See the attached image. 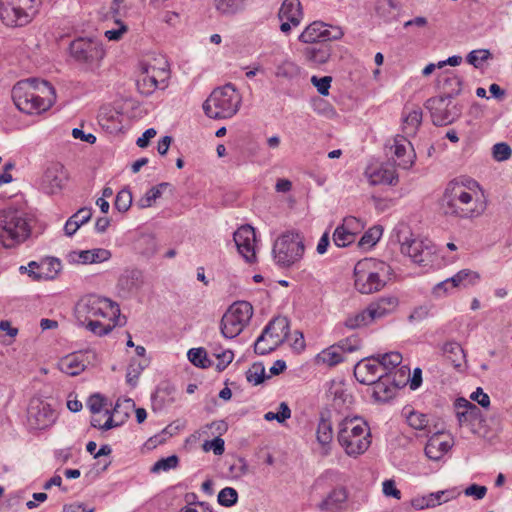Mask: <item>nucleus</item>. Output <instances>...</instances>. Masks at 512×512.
I'll return each mask as SVG.
<instances>
[{
	"mask_svg": "<svg viewBox=\"0 0 512 512\" xmlns=\"http://www.w3.org/2000/svg\"><path fill=\"white\" fill-rule=\"evenodd\" d=\"M267 378L265 367L261 362H255L246 372V379L253 385H259Z\"/></svg>",
	"mask_w": 512,
	"mask_h": 512,
	"instance_id": "obj_49",
	"label": "nucleus"
},
{
	"mask_svg": "<svg viewBox=\"0 0 512 512\" xmlns=\"http://www.w3.org/2000/svg\"><path fill=\"white\" fill-rule=\"evenodd\" d=\"M390 266L374 258H364L354 267V285L362 294L380 291L386 284L390 274Z\"/></svg>",
	"mask_w": 512,
	"mask_h": 512,
	"instance_id": "obj_3",
	"label": "nucleus"
},
{
	"mask_svg": "<svg viewBox=\"0 0 512 512\" xmlns=\"http://www.w3.org/2000/svg\"><path fill=\"white\" fill-rule=\"evenodd\" d=\"M61 268L62 265L59 259L48 258L43 260L40 264L32 261L28 264V267L21 266L20 270L27 271L28 275L33 280H40L53 279Z\"/></svg>",
	"mask_w": 512,
	"mask_h": 512,
	"instance_id": "obj_21",
	"label": "nucleus"
},
{
	"mask_svg": "<svg viewBox=\"0 0 512 512\" xmlns=\"http://www.w3.org/2000/svg\"><path fill=\"white\" fill-rule=\"evenodd\" d=\"M316 438L317 442L321 445L322 455L327 456L330 452V443L333 439V429L332 423L323 416L318 423Z\"/></svg>",
	"mask_w": 512,
	"mask_h": 512,
	"instance_id": "obj_34",
	"label": "nucleus"
},
{
	"mask_svg": "<svg viewBox=\"0 0 512 512\" xmlns=\"http://www.w3.org/2000/svg\"><path fill=\"white\" fill-rule=\"evenodd\" d=\"M74 316L79 325L94 318L115 320L120 317L119 305L108 298L87 295L79 299L74 307Z\"/></svg>",
	"mask_w": 512,
	"mask_h": 512,
	"instance_id": "obj_7",
	"label": "nucleus"
},
{
	"mask_svg": "<svg viewBox=\"0 0 512 512\" xmlns=\"http://www.w3.org/2000/svg\"><path fill=\"white\" fill-rule=\"evenodd\" d=\"M132 204V193L129 189L123 188L120 190L117 195L114 202V207L119 212L124 213L128 211V209L131 207Z\"/></svg>",
	"mask_w": 512,
	"mask_h": 512,
	"instance_id": "obj_53",
	"label": "nucleus"
},
{
	"mask_svg": "<svg viewBox=\"0 0 512 512\" xmlns=\"http://www.w3.org/2000/svg\"><path fill=\"white\" fill-rule=\"evenodd\" d=\"M87 356L83 352H73L66 355V374L70 376L79 375L87 366Z\"/></svg>",
	"mask_w": 512,
	"mask_h": 512,
	"instance_id": "obj_39",
	"label": "nucleus"
},
{
	"mask_svg": "<svg viewBox=\"0 0 512 512\" xmlns=\"http://www.w3.org/2000/svg\"><path fill=\"white\" fill-rule=\"evenodd\" d=\"M238 493L232 487L223 488L218 494V503L225 507H231L237 503Z\"/></svg>",
	"mask_w": 512,
	"mask_h": 512,
	"instance_id": "obj_57",
	"label": "nucleus"
},
{
	"mask_svg": "<svg viewBox=\"0 0 512 512\" xmlns=\"http://www.w3.org/2000/svg\"><path fill=\"white\" fill-rule=\"evenodd\" d=\"M380 365L374 362L372 356L362 359L354 367V375L356 379L365 385L376 384L380 389L383 383L381 379L384 377L383 373H379Z\"/></svg>",
	"mask_w": 512,
	"mask_h": 512,
	"instance_id": "obj_17",
	"label": "nucleus"
},
{
	"mask_svg": "<svg viewBox=\"0 0 512 512\" xmlns=\"http://www.w3.org/2000/svg\"><path fill=\"white\" fill-rule=\"evenodd\" d=\"M348 491L345 487L334 488L318 505L325 512H340L346 508Z\"/></svg>",
	"mask_w": 512,
	"mask_h": 512,
	"instance_id": "obj_25",
	"label": "nucleus"
},
{
	"mask_svg": "<svg viewBox=\"0 0 512 512\" xmlns=\"http://www.w3.org/2000/svg\"><path fill=\"white\" fill-rule=\"evenodd\" d=\"M120 404L116 403L113 411L106 409L102 416L99 414L93 415L91 418V426L94 428H98L102 431H108L112 428L119 427L123 421H115L114 415L118 412Z\"/></svg>",
	"mask_w": 512,
	"mask_h": 512,
	"instance_id": "obj_35",
	"label": "nucleus"
},
{
	"mask_svg": "<svg viewBox=\"0 0 512 512\" xmlns=\"http://www.w3.org/2000/svg\"><path fill=\"white\" fill-rule=\"evenodd\" d=\"M278 18L281 21L280 31L289 34L292 27L299 26L303 18L300 1L284 0L279 9Z\"/></svg>",
	"mask_w": 512,
	"mask_h": 512,
	"instance_id": "obj_15",
	"label": "nucleus"
},
{
	"mask_svg": "<svg viewBox=\"0 0 512 512\" xmlns=\"http://www.w3.org/2000/svg\"><path fill=\"white\" fill-rule=\"evenodd\" d=\"M234 242L237 246L238 252L243 256L247 262H253L256 259L255 252V230L250 225H243L239 227L233 235Z\"/></svg>",
	"mask_w": 512,
	"mask_h": 512,
	"instance_id": "obj_16",
	"label": "nucleus"
},
{
	"mask_svg": "<svg viewBox=\"0 0 512 512\" xmlns=\"http://www.w3.org/2000/svg\"><path fill=\"white\" fill-rule=\"evenodd\" d=\"M63 165L60 162H51L45 169L41 179V190L48 194H59L63 188Z\"/></svg>",
	"mask_w": 512,
	"mask_h": 512,
	"instance_id": "obj_19",
	"label": "nucleus"
},
{
	"mask_svg": "<svg viewBox=\"0 0 512 512\" xmlns=\"http://www.w3.org/2000/svg\"><path fill=\"white\" fill-rule=\"evenodd\" d=\"M452 498L451 492L448 490L430 493L427 496L414 498L411 502L412 506L417 510L433 508L442 503L448 502Z\"/></svg>",
	"mask_w": 512,
	"mask_h": 512,
	"instance_id": "obj_31",
	"label": "nucleus"
},
{
	"mask_svg": "<svg viewBox=\"0 0 512 512\" xmlns=\"http://www.w3.org/2000/svg\"><path fill=\"white\" fill-rule=\"evenodd\" d=\"M273 346L282 344L289 334V321L286 317H276L263 330Z\"/></svg>",
	"mask_w": 512,
	"mask_h": 512,
	"instance_id": "obj_26",
	"label": "nucleus"
},
{
	"mask_svg": "<svg viewBox=\"0 0 512 512\" xmlns=\"http://www.w3.org/2000/svg\"><path fill=\"white\" fill-rule=\"evenodd\" d=\"M374 362L380 365V369L383 371L384 377L399 366L402 362V355L398 352H389L384 354L372 355Z\"/></svg>",
	"mask_w": 512,
	"mask_h": 512,
	"instance_id": "obj_38",
	"label": "nucleus"
},
{
	"mask_svg": "<svg viewBox=\"0 0 512 512\" xmlns=\"http://www.w3.org/2000/svg\"><path fill=\"white\" fill-rule=\"evenodd\" d=\"M407 422L410 427L416 430H424L428 427V418L427 415L418 412H410L407 415Z\"/></svg>",
	"mask_w": 512,
	"mask_h": 512,
	"instance_id": "obj_59",
	"label": "nucleus"
},
{
	"mask_svg": "<svg viewBox=\"0 0 512 512\" xmlns=\"http://www.w3.org/2000/svg\"><path fill=\"white\" fill-rule=\"evenodd\" d=\"M11 97L20 112L38 115L52 107L56 101V92L46 80L27 78L13 86Z\"/></svg>",
	"mask_w": 512,
	"mask_h": 512,
	"instance_id": "obj_2",
	"label": "nucleus"
},
{
	"mask_svg": "<svg viewBox=\"0 0 512 512\" xmlns=\"http://www.w3.org/2000/svg\"><path fill=\"white\" fill-rule=\"evenodd\" d=\"M491 57V53L486 49H478L471 51L467 56V62L475 68H479L482 63Z\"/></svg>",
	"mask_w": 512,
	"mask_h": 512,
	"instance_id": "obj_61",
	"label": "nucleus"
},
{
	"mask_svg": "<svg viewBox=\"0 0 512 512\" xmlns=\"http://www.w3.org/2000/svg\"><path fill=\"white\" fill-rule=\"evenodd\" d=\"M396 237L401 253L411 258L414 263L427 266L434 261L436 247L431 240L413 237L405 226L397 229Z\"/></svg>",
	"mask_w": 512,
	"mask_h": 512,
	"instance_id": "obj_8",
	"label": "nucleus"
},
{
	"mask_svg": "<svg viewBox=\"0 0 512 512\" xmlns=\"http://www.w3.org/2000/svg\"><path fill=\"white\" fill-rule=\"evenodd\" d=\"M327 393L338 409L348 408L352 404V395L341 381H331Z\"/></svg>",
	"mask_w": 512,
	"mask_h": 512,
	"instance_id": "obj_30",
	"label": "nucleus"
},
{
	"mask_svg": "<svg viewBox=\"0 0 512 512\" xmlns=\"http://www.w3.org/2000/svg\"><path fill=\"white\" fill-rule=\"evenodd\" d=\"M253 315V307L247 301L234 302L221 320V333L225 338L238 336L248 325Z\"/></svg>",
	"mask_w": 512,
	"mask_h": 512,
	"instance_id": "obj_11",
	"label": "nucleus"
},
{
	"mask_svg": "<svg viewBox=\"0 0 512 512\" xmlns=\"http://www.w3.org/2000/svg\"><path fill=\"white\" fill-rule=\"evenodd\" d=\"M278 408V412L269 411L265 413L264 419L266 421L276 420L279 423H284L287 419L291 417V410L287 403L281 402Z\"/></svg>",
	"mask_w": 512,
	"mask_h": 512,
	"instance_id": "obj_56",
	"label": "nucleus"
},
{
	"mask_svg": "<svg viewBox=\"0 0 512 512\" xmlns=\"http://www.w3.org/2000/svg\"><path fill=\"white\" fill-rule=\"evenodd\" d=\"M450 278L452 287H466L475 284L479 279V275L469 269H463Z\"/></svg>",
	"mask_w": 512,
	"mask_h": 512,
	"instance_id": "obj_46",
	"label": "nucleus"
},
{
	"mask_svg": "<svg viewBox=\"0 0 512 512\" xmlns=\"http://www.w3.org/2000/svg\"><path fill=\"white\" fill-rule=\"evenodd\" d=\"M92 216L91 208H81L66 220V235H73L81 225L88 222Z\"/></svg>",
	"mask_w": 512,
	"mask_h": 512,
	"instance_id": "obj_41",
	"label": "nucleus"
},
{
	"mask_svg": "<svg viewBox=\"0 0 512 512\" xmlns=\"http://www.w3.org/2000/svg\"><path fill=\"white\" fill-rule=\"evenodd\" d=\"M366 175L371 185H395L398 182L396 170L391 165L368 170Z\"/></svg>",
	"mask_w": 512,
	"mask_h": 512,
	"instance_id": "obj_28",
	"label": "nucleus"
},
{
	"mask_svg": "<svg viewBox=\"0 0 512 512\" xmlns=\"http://www.w3.org/2000/svg\"><path fill=\"white\" fill-rule=\"evenodd\" d=\"M179 459L176 455H171L166 458H161L158 461L154 463V465L151 467L152 473H160V472H167L171 469H174L178 466Z\"/></svg>",
	"mask_w": 512,
	"mask_h": 512,
	"instance_id": "obj_52",
	"label": "nucleus"
},
{
	"mask_svg": "<svg viewBox=\"0 0 512 512\" xmlns=\"http://www.w3.org/2000/svg\"><path fill=\"white\" fill-rule=\"evenodd\" d=\"M370 437L367 423L358 418H346L339 424L338 442L348 456L363 454L371 444Z\"/></svg>",
	"mask_w": 512,
	"mask_h": 512,
	"instance_id": "obj_5",
	"label": "nucleus"
},
{
	"mask_svg": "<svg viewBox=\"0 0 512 512\" xmlns=\"http://www.w3.org/2000/svg\"><path fill=\"white\" fill-rule=\"evenodd\" d=\"M304 252L303 237L295 231H287L279 236L272 249L274 261L281 268H288L300 262Z\"/></svg>",
	"mask_w": 512,
	"mask_h": 512,
	"instance_id": "obj_9",
	"label": "nucleus"
},
{
	"mask_svg": "<svg viewBox=\"0 0 512 512\" xmlns=\"http://www.w3.org/2000/svg\"><path fill=\"white\" fill-rule=\"evenodd\" d=\"M143 285V275L138 269L125 270L118 280V288L125 295L136 293Z\"/></svg>",
	"mask_w": 512,
	"mask_h": 512,
	"instance_id": "obj_27",
	"label": "nucleus"
},
{
	"mask_svg": "<svg viewBox=\"0 0 512 512\" xmlns=\"http://www.w3.org/2000/svg\"><path fill=\"white\" fill-rule=\"evenodd\" d=\"M456 417L460 426L473 424L480 418V409L470 401L460 398L456 403Z\"/></svg>",
	"mask_w": 512,
	"mask_h": 512,
	"instance_id": "obj_29",
	"label": "nucleus"
},
{
	"mask_svg": "<svg viewBox=\"0 0 512 512\" xmlns=\"http://www.w3.org/2000/svg\"><path fill=\"white\" fill-rule=\"evenodd\" d=\"M344 360L343 353L340 351L338 346L332 345L327 349H324L317 356V361L320 363L327 364L329 366H335Z\"/></svg>",
	"mask_w": 512,
	"mask_h": 512,
	"instance_id": "obj_45",
	"label": "nucleus"
},
{
	"mask_svg": "<svg viewBox=\"0 0 512 512\" xmlns=\"http://www.w3.org/2000/svg\"><path fill=\"white\" fill-rule=\"evenodd\" d=\"M40 0H1L0 18L7 27H22L32 21Z\"/></svg>",
	"mask_w": 512,
	"mask_h": 512,
	"instance_id": "obj_10",
	"label": "nucleus"
},
{
	"mask_svg": "<svg viewBox=\"0 0 512 512\" xmlns=\"http://www.w3.org/2000/svg\"><path fill=\"white\" fill-rule=\"evenodd\" d=\"M438 84L444 93V97L447 98L459 95L462 89V79L450 71L444 72L439 76Z\"/></svg>",
	"mask_w": 512,
	"mask_h": 512,
	"instance_id": "obj_32",
	"label": "nucleus"
},
{
	"mask_svg": "<svg viewBox=\"0 0 512 512\" xmlns=\"http://www.w3.org/2000/svg\"><path fill=\"white\" fill-rule=\"evenodd\" d=\"M342 36V32L338 31L336 35L330 36V32L326 29L323 22L315 21L308 25L299 35V41L303 43H314L318 41L336 40Z\"/></svg>",
	"mask_w": 512,
	"mask_h": 512,
	"instance_id": "obj_24",
	"label": "nucleus"
},
{
	"mask_svg": "<svg viewBox=\"0 0 512 512\" xmlns=\"http://www.w3.org/2000/svg\"><path fill=\"white\" fill-rule=\"evenodd\" d=\"M56 417L52 401L41 397L31 398L27 408V422L31 429H44L54 423Z\"/></svg>",
	"mask_w": 512,
	"mask_h": 512,
	"instance_id": "obj_13",
	"label": "nucleus"
},
{
	"mask_svg": "<svg viewBox=\"0 0 512 512\" xmlns=\"http://www.w3.org/2000/svg\"><path fill=\"white\" fill-rule=\"evenodd\" d=\"M398 304L394 297L381 298L379 301L371 304L367 310L371 320L379 319L392 312Z\"/></svg>",
	"mask_w": 512,
	"mask_h": 512,
	"instance_id": "obj_37",
	"label": "nucleus"
},
{
	"mask_svg": "<svg viewBox=\"0 0 512 512\" xmlns=\"http://www.w3.org/2000/svg\"><path fill=\"white\" fill-rule=\"evenodd\" d=\"M213 355L218 360L216 364L217 371L221 372L227 368V366L233 361L234 353L230 349L218 351L216 350Z\"/></svg>",
	"mask_w": 512,
	"mask_h": 512,
	"instance_id": "obj_63",
	"label": "nucleus"
},
{
	"mask_svg": "<svg viewBox=\"0 0 512 512\" xmlns=\"http://www.w3.org/2000/svg\"><path fill=\"white\" fill-rule=\"evenodd\" d=\"M305 60L311 65L326 63L331 56V48L328 44L306 47L303 50Z\"/></svg>",
	"mask_w": 512,
	"mask_h": 512,
	"instance_id": "obj_33",
	"label": "nucleus"
},
{
	"mask_svg": "<svg viewBox=\"0 0 512 512\" xmlns=\"http://www.w3.org/2000/svg\"><path fill=\"white\" fill-rule=\"evenodd\" d=\"M168 183H161L158 186H154L150 188L143 197H141L138 201V206L140 208H148L151 207L155 201L161 197L162 188L168 187Z\"/></svg>",
	"mask_w": 512,
	"mask_h": 512,
	"instance_id": "obj_47",
	"label": "nucleus"
},
{
	"mask_svg": "<svg viewBox=\"0 0 512 512\" xmlns=\"http://www.w3.org/2000/svg\"><path fill=\"white\" fill-rule=\"evenodd\" d=\"M336 345L338 346L342 353H351L357 351L361 347V341L358 336L352 335L339 341Z\"/></svg>",
	"mask_w": 512,
	"mask_h": 512,
	"instance_id": "obj_64",
	"label": "nucleus"
},
{
	"mask_svg": "<svg viewBox=\"0 0 512 512\" xmlns=\"http://www.w3.org/2000/svg\"><path fill=\"white\" fill-rule=\"evenodd\" d=\"M148 361L146 359L142 361L131 360L127 374L126 381L132 387H135L141 372L147 367Z\"/></svg>",
	"mask_w": 512,
	"mask_h": 512,
	"instance_id": "obj_48",
	"label": "nucleus"
},
{
	"mask_svg": "<svg viewBox=\"0 0 512 512\" xmlns=\"http://www.w3.org/2000/svg\"><path fill=\"white\" fill-rule=\"evenodd\" d=\"M382 230L379 227L370 228L364 233L358 242V246L361 248H367L374 246L380 239Z\"/></svg>",
	"mask_w": 512,
	"mask_h": 512,
	"instance_id": "obj_55",
	"label": "nucleus"
},
{
	"mask_svg": "<svg viewBox=\"0 0 512 512\" xmlns=\"http://www.w3.org/2000/svg\"><path fill=\"white\" fill-rule=\"evenodd\" d=\"M135 249L143 256L150 258L157 252V241L153 235H141L136 243Z\"/></svg>",
	"mask_w": 512,
	"mask_h": 512,
	"instance_id": "obj_43",
	"label": "nucleus"
},
{
	"mask_svg": "<svg viewBox=\"0 0 512 512\" xmlns=\"http://www.w3.org/2000/svg\"><path fill=\"white\" fill-rule=\"evenodd\" d=\"M512 155V149L506 142H499L492 147V156L494 160L503 162L508 160Z\"/></svg>",
	"mask_w": 512,
	"mask_h": 512,
	"instance_id": "obj_58",
	"label": "nucleus"
},
{
	"mask_svg": "<svg viewBox=\"0 0 512 512\" xmlns=\"http://www.w3.org/2000/svg\"><path fill=\"white\" fill-rule=\"evenodd\" d=\"M422 122V110L420 108L412 109L409 112L404 111L402 130L406 136H414Z\"/></svg>",
	"mask_w": 512,
	"mask_h": 512,
	"instance_id": "obj_40",
	"label": "nucleus"
},
{
	"mask_svg": "<svg viewBox=\"0 0 512 512\" xmlns=\"http://www.w3.org/2000/svg\"><path fill=\"white\" fill-rule=\"evenodd\" d=\"M70 55L79 63L88 67L98 66L105 56L102 42L97 38L79 37L69 45Z\"/></svg>",
	"mask_w": 512,
	"mask_h": 512,
	"instance_id": "obj_12",
	"label": "nucleus"
},
{
	"mask_svg": "<svg viewBox=\"0 0 512 512\" xmlns=\"http://www.w3.org/2000/svg\"><path fill=\"white\" fill-rule=\"evenodd\" d=\"M112 257L110 250L105 248H94L90 250L71 251L67 255L70 264H98L108 261Z\"/></svg>",
	"mask_w": 512,
	"mask_h": 512,
	"instance_id": "obj_22",
	"label": "nucleus"
},
{
	"mask_svg": "<svg viewBox=\"0 0 512 512\" xmlns=\"http://www.w3.org/2000/svg\"><path fill=\"white\" fill-rule=\"evenodd\" d=\"M394 155L397 158V165L402 169H410L416 159L414 148L410 141L404 136H396L394 139Z\"/></svg>",
	"mask_w": 512,
	"mask_h": 512,
	"instance_id": "obj_23",
	"label": "nucleus"
},
{
	"mask_svg": "<svg viewBox=\"0 0 512 512\" xmlns=\"http://www.w3.org/2000/svg\"><path fill=\"white\" fill-rule=\"evenodd\" d=\"M448 98L444 96L429 98L425 107L429 110L432 118V122L436 126H444L452 123L457 117V112H452L447 108L446 100Z\"/></svg>",
	"mask_w": 512,
	"mask_h": 512,
	"instance_id": "obj_18",
	"label": "nucleus"
},
{
	"mask_svg": "<svg viewBox=\"0 0 512 512\" xmlns=\"http://www.w3.org/2000/svg\"><path fill=\"white\" fill-rule=\"evenodd\" d=\"M167 77L168 71L165 68L145 66L136 81L137 89L142 95L150 96L161 84H164Z\"/></svg>",
	"mask_w": 512,
	"mask_h": 512,
	"instance_id": "obj_14",
	"label": "nucleus"
},
{
	"mask_svg": "<svg viewBox=\"0 0 512 512\" xmlns=\"http://www.w3.org/2000/svg\"><path fill=\"white\" fill-rule=\"evenodd\" d=\"M245 0H212L213 7L222 15H234L244 7Z\"/></svg>",
	"mask_w": 512,
	"mask_h": 512,
	"instance_id": "obj_44",
	"label": "nucleus"
},
{
	"mask_svg": "<svg viewBox=\"0 0 512 512\" xmlns=\"http://www.w3.org/2000/svg\"><path fill=\"white\" fill-rule=\"evenodd\" d=\"M454 440L441 431L434 432L428 439L425 446V455L433 460L439 461L453 447Z\"/></svg>",
	"mask_w": 512,
	"mask_h": 512,
	"instance_id": "obj_20",
	"label": "nucleus"
},
{
	"mask_svg": "<svg viewBox=\"0 0 512 512\" xmlns=\"http://www.w3.org/2000/svg\"><path fill=\"white\" fill-rule=\"evenodd\" d=\"M32 218L22 210L6 208L0 211V238L6 248L24 242L31 233Z\"/></svg>",
	"mask_w": 512,
	"mask_h": 512,
	"instance_id": "obj_4",
	"label": "nucleus"
},
{
	"mask_svg": "<svg viewBox=\"0 0 512 512\" xmlns=\"http://www.w3.org/2000/svg\"><path fill=\"white\" fill-rule=\"evenodd\" d=\"M189 361L200 368H208L212 362L207 357V353L203 348H192L187 353Z\"/></svg>",
	"mask_w": 512,
	"mask_h": 512,
	"instance_id": "obj_50",
	"label": "nucleus"
},
{
	"mask_svg": "<svg viewBox=\"0 0 512 512\" xmlns=\"http://www.w3.org/2000/svg\"><path fill=\"white\" fill-rule=\"evenodd\" d=\"M442 355L455 367L460 368L465 361V353L456 341H447L441 347Z\"/></svg>",
	"mask_w": 512,
	"mask_h": 512,
	"instance_id": "obj_36",
	"label": "nucleus"
},
{
	"mask_svg": "<svg viewBox=\"0 0 512 512\" xmlns=\"http://www.w3.org/2000/svg\"><path fill=\"white\" fill-rule=\"evenodd\" d=\"M476 181H451L441 199V209L446 216L475 218L486 209L485 202Z\"/></svg>",
	"mask_w": 512,
	"mask_h": 512,
	"instance_id": "obj_1",
	"label": "nucleus"
},
{
	"mask_svg": "<svg viewBox=\"0 0 512 512\" xmlns=\"http://www.w3.org/2000/svg\"><path fill=\"white\" fill-rule=\"evenodd\" d=\"M84 325L86 328L97 336H104L109 334L113 328L117 325H122L120 317L115 320H108L107 323L100 320V318H94L87 321Z\"/></svg>",
	"mask_w": 512,
	"mask_h": 512,
	"instance_id": "obj_42",
	"label": "nucleus"
},
{
	"mask_svg": "<svg viewBox=\"0 0 512 512\" xmlns=\"http://www.w3.org/2000/svg\"><path fill=\"white\" fill-rule=\"evenodd\" d=\"M242 98L232 84H226L213 90L203 103L205 114L212 119L233 117L241 106Z\"/></svg>",
	"mask_w": 512,
	"mask_h": 512,
	"instance_id": "obj_6",
	"label": "nucleus"
},
{
	"mask_svg": "<svg viewBox=\"0 0 512 512\" xmlns=\"http://www.w3.org/2000/svg\"><path fill=\"white\" fill-rule=\"evenodd\" d=\"M372 322L368 310H363L354 315L348 316L344 322L345 327L349 329H357L368 325Z\"/></svg>",
	"mask_w": 512,
	"mask_h": 512,
	"instance_id": "obj_51",
	"label": "nucleus"
},
{
	"mask_svg": "<svg viewBox=\"0 0 512 512\" xmlns=\"http://www.w3.org/2000/svg\"><path fill=\"white\" fill-rule=\"evenodd\" d=\"M277 347L272 345L269 337L262 331L261 335L257 338L254 344V351L259 355H265L275 350Z\"/></svg>",
	"mask_w": 512,
	"mask_h": 512,
	"instance_id": "obj_60",
	"label": "nucleus"
},
{
	"mask_svg": "<svg viewBox=\"0 0 512 512\" xmlns=\"http://www.w3.org/2000/svg\"><path fill=\"white\" fill-rule=\"evenodd\" d=\"M353 233L338 226L333 233V241L337 247H346L355 241Z\"/></svg>",
	"mask_w": 512,
	"mask_h": 512,
	"instance_id": "obj_54",
	"label": "nucleus"
},
{
	"mask_svg": "<svg viewBox=\"0 0 512 512\" xmlns=\"http://www.w3.org/2000/svg\"><path fill=\"white\" fill-rule=\"evenodd\" d=\"M115 27L107 29L104 32L105 37L110 41H119L122 36L127 32L128 27L120 20H115Z\"/></svg>",
	"mask_w": 512,
	"mask_h": 512,
	"instance_id": "obj_62",
	"label": "nucleus"
}]
</instances>
